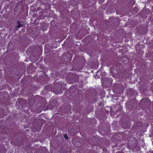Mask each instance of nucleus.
Returning a JSON list of instances; mask_svg holds the SVG:
<instances>
[{"label":"nucleus","instance_id":"1","mask_svg":"<svg viewBox=\"0 0 153 153\" xmlns=\"http://www.w3.org/2000/svg\"><path fill=\"white\" fill-rule=\"evenodd\" d=\"M17 23L19 25L17 26V27H22V25H20L19 22V21H18L17 22Z\"/></svg>","mask_w":153,"mask_h":153},{"label":"nucleus","instance_id":"2","mask_svg":"<svg viewBox=\"0 0 153 153\" xmlns=\"http://www.w3.org/2000/svg\"><path fill=\"white\" fill-rule=\"evenodd\" d=\"M65 138L66 139H68V137L67 135H65L64 136Z\"/></svg>","mask_w":153,"mask_h":153},{"label":"nucleus","instance_id":"3","mask_svg":"<svg viewBox=\"0 0 153 153\" xmlns=\"http://www.w3.org/2000/svg\"><path fill=\"white\" fill-rule=\"evenodd\" d=\"M103 0V1L104 0Z\"/></svg>","mask_w":153,"mask_h":153}]
</instances>
